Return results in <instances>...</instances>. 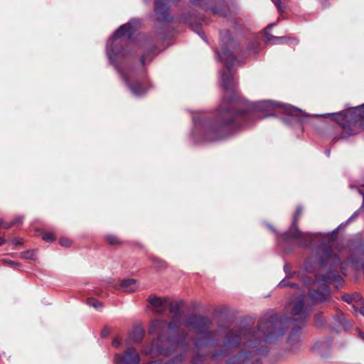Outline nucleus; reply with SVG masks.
Returning a JSON list of instances; mask_svg holds the SVG:
<instances>
[{"mask_svg": "<svg viewBox=\"0 0 364 364\" xmlns=\"http://www.w3.org/2000/svg\"><path fill=\"white\" fill-rule=\"evenodd\" d=\"M233 45L234 41L230 31H222L220 48L215 50V54L218 59L225 64L227 70L221 73V86L225 92V95L230 92L232 96L230 98L224 96L218 107L217 115L220 120V123L212 124L200 114L193 116L192 137L196 143L225 139L240 129L249 127L250 124L244 122L256 117L255 113L245 114L244 111L235 109V107L237 104V99L234 92L236 83L231 72V68L236 60L230 51Z\"/></svg>", "mask_w": 364, "mask_h": 364, "instance_id": "nucleus-1", "label": "nucleus"}, {"mask_svg": "<svg viewBox=\"0 0 364 364\" xmlns=\"http://www.w3.org/2000/svg\"><path fill=\"white\" fill-rule=\"evenodd\" d=\"M266 333L256 329H251L245 326L234 328L228 331L224 341L222 348L214 353L212 359L218 361L222 358L228 356L232 348H236L243 342L244 348L238 355L228 360V364H243L250 360H256L255 364H260L257 357L266 355L268 353L267 347L263 346L258 348L262 342L267 343L264 336Z\"/></svg>", "mask_w": 364, "mask_h": 364, "instance_id": "nucleus-2", "label": "nucleus"}, {"mask_svg": "<svg viewBox=\"0 0 364 364\" xmlns=\"http://www.w3.org/2000/svg\"><path fill=\"white\" fill-rule=\"evenodd\" d=\"M306 296L300 294L296 297L291 298L287 305V310L290 311L291 316H299L298 319L289 318H277L273 314L264 315L258 322L257 328L265 332L264 336L267 343L276 341L282 337L287 327V324H293L294 326L288 336V343L293 346L299 342L300 327L297 323H304L307 318L308 308L305 306Z\"/></svg>", "mask_w": 364, "mask_h": 364, "instance_id": "nucleus-3", "label": "nucleus"}, {"mask_svg": "<svg viewBox=\"0 0 364 364\" xmlns=\"http://www.w3.org/2000/svg\"><path fill=\"white\" fill-rule=\"evenodd\" d=\"M139 24V20L134 19L127 24L120 26L108 40L106 48L107 55L109 62L116 68L132 93L136 97L144 95L146 89L139 82H134L132 84L129 77L120 70L118 63L124 59L126 55V52L122 47V45L133 37Z\"/></svg>", "mask_w": 364, "mask_h": 364, "instance_id": "nucleus-4", "label": "nucleus"}, {"mask_svg": "<svg viewBox=\"0 0 364 364\" xmlns=\"http://www.w3.org/2000/svg\"><path fill=\"white\" fill-rule=\"evenodd\" d=\"M212 322L208 317L197 314H190L184 320V325L186 327L196 329L200 333H205L203 338L198 339L195 343L196 355L192 359L193 364H200L204 362L205 356L200 355V350L203 347L213 345L215 342L213 336L218 331L207 332Z\"/></svg>", "mask_w": 364, "mask_h": 364, "instance_id": "nucleus-5", "label": "nucleus"}, {"mask_svg": "<svg viewBox=\"0 0 364 364\" xmlns=\"http://www.w3.org/2000/svg\"><path fill=\"white\" fill-rule=\"evenodd\" d=\"M332 115L333 119L340 125L343 130L341 139L355 134L358 129L364 127V104L350 108L346 112H339L326 114L322 116Z\"/></svg>", "mask_w": 364, "mask_h": 364, "instance_id": "nucleus-6", "label": "nucleus"}, {"mask_svg": "<svg viewBox=\"0 0 364 364\" xmlns=\"http://www.w3.org/2000/svg\"><path fill=\"white\" fill-rule=\"evenodd\" d=\"M241 105H245L248 112H267L265 115L271 116L272 114L271 112L274 111L276 108H279L286 114L291 115L295 117L300 124L302 122V117H308L301 109L293 107L288 104H283L281 102H277L271 100H262L255 102H249L245 100H241Z\"/></svg>", "mask_w": 364, "mask_h": 364, "instance_id": "nucleus-7", "label": "nucleus"}, {"mask_svg": "<svg viewBox=\"0 0 364 364\" xmlns=\"http://www.w3.org/2000/svg\"><path fill=\"white\" fill-rule=\"evenodd\" d=\"M316 280L318 283H323L319 290H313L309 292V298L314 304L329 302L332 300L330 290L326 284L333 283L336 287L343 284V278L338 274L328 271L326 275H316Z\"/></svg>", "mask_w": 364, "mask_h": 364, "instance_id": "nucleus-8", "label": "nucleus"}, {"mask_svg": "<svg viewBox=\"0 0 364 364\" xmlns=\"http://www.w3.org/2000/svg\"><path fill=\"white\" fill-rule=\"evenodd\" d=\"M301 213V208L298 207L294 215V220L291 226L287 232L280 236V239L284 240V238H291L299 240V245L302 247H307L313 242L315 238H318L321 236L320 233H310L301 232L297 226L299 218Z\"/></svg>", "mask_w": 364, "mask_h": 364, "instance_id": "nucleus-9", "label": "nucleus"}, {"mask_svg": "<svg viewBox=\"0 0 364 364\" xmlns=\"http://www.w3.org/2000/svg\"><path fill=\"white\" fill-rule=\"evenodd\" d=\"M168 346L166 348L158 345L157 343H152L149 350H145L146 354H150L151 357L157 355H162L164 356H169L172 353L177 351L178 348H181L184 351H187V344L186 343L185 338H181L177 341L170 340L168 341Z\"/></svg>", "mask_w": 364, "mask_h": 364, "instance_id": "nucleus-10", "label": "nucleus"}, {"mask_svg": "<svg viewBox=\"0 0 364 364\" xmlns=\"http://www.w3.org/2000/svg\"><path fill=\"white\" fill-rule=\"evenodd\" d=\"M317 254L319 257L321 267L329 265L331 268H333L340 264L338 255L333 253L332 248L328 245L321 244L318 247Z\"/></svg>", "mask_w": 364, "mask_h": 364, "instance_id": "nucleus-11", "label": "nucleus"}, {"mask_svg": "<svg viewBox=\"0 0 364 364\" xmlns=\"http://www.w3.org/2000/svg\"><path fill=\"white\" fill-rule=\"evenodd\" d=\"M139 355L133 347L128 348L122 355L117 353L114 355L115 364H139Z\"/></svg>", "mask_w": 364, "mask_h": 364, "instance_id": "nucleus-12", "label": "nucleus"}, {"mask_svg": "<svg viewBox=\"0 0 364 364\" xmlns=\"http://www.w3.org/2000/svg\"><path fill=\"white\" fill-rule=\"evenodd\" d=\"M155 12L159 22H171L172 16L168 13L166 0H155Z\"/></svg>", "mask_w": 364, "mask_h": 364, "instance_id": "nucleus-13", "label": "nucleus"}, {"mask_svg": "<svg viewBox=\"0 0 364 364\" xmlns=\"http://www.w3.org/2000/svg\"><path fill=\"white\" fill-rule=\"evenodd\" d=\"M153 310L156 314L164 313L168 307V299L158 297L155 295H150L147 299Z\"/></svg>", "mask_w": 364, "mask_h": 364, "instance_id": "nucleus-14", "label": "nucleus"}, {"mask_svg": "<svg viewBox=\"0 0 364 364\" xmlns=\"http://www.w3.org/2000/svg\"><path fill=\"white\" fill-rule=\"evenodd\" d=\"M137 287V282L134 279H124L120 284V289L126 292H132L135 291Z\"/></svg>", "mask_w": 364, "mask_h": 364, "instance_id": "nucleus-15", "label": "nucleus"}, {"mask_svg": "<svg viewBox=\"0 0 364 364\" xmlns=\"http://www.w3.org/2000/svg\"><path fill=\"white\" fill-rule=\"evenodd\" d=\"M166 326V321L165 320L161 319H156L152 321L149 328V333H158L159 334L162 333L163 329Z\"/></svg>", "mask_w": 364, "mask_h": 364, "instance_id": "nucleus-16", "label": "nucleus"}, {"mask_svg": "<svg viewBox=\"0 0 364 364\" xmlns=\"http://www.w3.org/2000/svg\"><path fill=\"white\" fill-rule=\"evenodd\" d=\"M275 26L274 23H272V24L269 25L265 28V30H264V35L267 37V41L268 43H273V44H277V43H283L284 41V40H285L284 37H277V36H272V34L269 33L270 29L273 26Z\"/></svg>", "mask_w": 364, "mask_h": 364, "instance_id": "nucleus-17", "label": "nucleus"}, {"mask_svg": "<svg viewBox=\"0 0 364 364\" xmlns=\"http://www.w3.org/2000/svg\"><path fill=\"white\" fill-rule=\"evenodd\" d=\"M144 336V331L140 326H136L134 327L133 331L132 332V338L134 342L139 343L141 342Z\"/></svg>", "mask_w": 364, "mask_h": 364, "instance_id": "nucleus-18", "label": "nucleus"}, {"mask_svg": "<svg viewBox=\"0 0 364 364\" xmlns=\"http://www.w3.org/2000/svg\"><path fill=\"white\" fill-rule=\"evenodd\" d=\"M181 326V319L180 315H173L170 322L168 323V328L171 331H176Z\"/></svg>", "mask_w": 364, "mask_h": 364, "instance_id": "nucleus-19", "label": "nucleus"}, {"mask_svg": "<svg viewBox=\"0 0 364 364\" xmlns=\"http://www.w3.org/2000/svg\"><path fill=\"white\" fill-rule=\"evenodd\" d=\"M183 304L182 301H178L174 303L168 299V307L169 309V311L174 315H180V311L181 306Z\"/></svg>", "mask_w": 364, "mask_h": 364, "instance_id": "nucleus-20", "label": "nucleus"}, {"mask_svg": "<svg viewBox=\"0 0 364 364\" xmlns=\"http://www.w3.org/2000/svg\"><path fill=\"white\" fill-rule=\"evenodd\" d=\"M314 322L315 325L318 328H321L326 326V320L321 313H318L315 315Z\"/></svg>", "mask_w": 364, "mask_h": 364, "instance_id": "nucleus-21", "label": "nucleus"}, {"mask_svg": "<svg viewBox=\"0 0 364 364\" xmlns=\"http://www.w3.org/2000/svg\"><path fill=\"white\" fill-rule=\"evenodd\" d=\"M333 319L335 320L336 324L343 326L346 324V318L344 314L339 311L338 314L333 316Z\"/></svg>", "mask_w": 364, "mask_h": 364, "instance_id": "nucleus-22", "label": "nucleus"}, {"mask_svg": "<svg viewBox=\"0 0 364 364\" xmlns=\"http://www.w3.org/2000/svg\"><path fill=\"white\" fill-rule=\"evenodd\" d=\"M87 304L90 306H92L96 309H98L102 306V304L100 301H98L95 299H93V298L89 299L87 300Z\"/></svg>", "mask_w": 364, "mask_h": 364, "instance_id": "nucleus-23", "label": "nucleus"}, {"mask_svg": "<svg viewBox=\"0 0 364 364\" xmlns=\"http://www.w3.org/2000/svg\"><path fill=\"white\" fill-rule=\"evenodd\" d=\"M287 278L283 279L278 284L279 287H296L297 285L295 283H290L287 279Z\"/></svg>", "mask_w": 364, "mask_h": 364, "instance_id": "nucleus-24", "label": "nucleus"}, {"mask_svg": "<svg viewBox=\"0 0 364 364\" xmlns=\"http://www.w3.org/2000/svg\"><path fill=\"white\" fill-rule=\"evenodd\" d=\"M43 240L46 242H53L55 240V237L53 233L46 232L43 235Z\"/></svg>", "mask_w": 364, "mask_h": 364, "instance_id": "nucleus-25", "label": "nucleus"}, {"mask_svg": "<svg viewBox=\"0 0 364 364\" xmlns=\"http://www.w3.org/2000/svg\"><path fill=\"white\" fill-rule=\"evenodd\" d=\"M1 262L4 265L10 267L11 268H15L18 265L17 262H15L12 260L8 259H1Z\"/></svg>", "mask_w": 364, "mask_h": 364, "instance_id": "nucleus-26", "label": "nucleus"}, {"mask_svg": "<svg viewBox=\"0 0 364 364\" xmlns=\"http://www.w3.org/2000/svg\"><path fill=\"white\" fill-rule=\"evenodd\" d=\"M291 266L289 264H285L284 265V271L286 273V278H291L293 275L295 274V272H291L290 271Z\"/></svg>", "mask_w": 364, "mask_h": 364, "instance_id": "nucleus-27", "label": "nucleus"}, {"mask_svg": "<svg viewBox=\"0 0 364 364\" xmlns=\"http://www.w3.org/2000/svg\"><path fill=\"white\" fill-rule=\"evenodd\" d=\"M167 364H183V355H178L175 356Z\"/></svg>", "mask_w": 364, "mask_h": 364, "instance_id": "nucleus-28", "label": "nucleus"}, {"mask_svg": "<svg viewBox=\"0 0 364 364\" xmlns=\"http://www.w3.org/2000/svg\"><path fill=\"white\" fill-rule=\"evenodd\" d=\"M106 240L110 244V245H116V244H118L119 243V240L118 238L114 236V235H109L106 237Z\"/></svg>", "mask_w": 364, "mask_h": 364, "instance_id": "nucleus-29", "label": "nucleus"}, {"mask_svg": "<svg viewBox=\"0 0 364 364\" xmlns=\"http://www.w3.org/2000/svg\"><path fill=\"white\" fill-rule=\"evenodd\" d=\"M16 222H11V223H6L3 220H0V228H9L14 225H15V223Z\"/></svg>", "mask_w": 364, "mask_h": 364, "instance_id": "nucleus-30", "label": "nucleus"}, {"mask_svg": "<svg viewBox=\"0 0 364 364\" xmlns=\"http://www.w3.org/2000/svg\"><path fill=\"white\" fill-rule=\"evenodd\" d=\"M60 243L63 247H69L71 245V241L68 238L63 237L60 240Z\"/></svg>", "mask_w": 364, "mask_h": 364, "instance_id": "nucleus-31", "label": "nucleus"}, {"mask_svg": "<svg viewBox=\"0 0 364 364\" xmlns=\"http://www.w3.org/2000/svg\"><path fill=\"white\" fill-rule=\"evenodd\" d=\"M153 261H154V263L156 267L158 269H161V268L164 267V266H165L164 262L163 261H161L157 259H154Z\"/></svg>", "mask_w": 364, "mask_h": 364, "instance_id": "nucleus-32", "label": "nucleus"}, {"mask_svg": "<svg viewBox=\"0 0 364 364\" xmlns=\"http://www.w3.org/2000/svg\"><path fill=\"white\" fill-rule=\"evenodd\" d=\"M342 299L348 304H351L353 301V296L349 294H345L343 296Z\"/></svg>", "mask_w": 364, "mask_h": 364, "instance_id": "nucleus-33", "label": "nucleus"}, {"mask_svg": "<svg viewBox=\"0 0 364 364\" xmlns=\"http://www.w3.org/2000/svg\"><path fill=\"white\" fill-rule=\"evenodd\" d=\"M112 346L117 348L121 346V341L118 337L113 339Z\"/></svg>", "mask_w": 364, "mask_h": 364, "instance_id": "nucleus-34", "label": "nucleus"}, {"mask_svg": "<svg viewBox=\"0 0 364 364\" xmlns=\"http://www.w3.org/2000/svg\"><path fill=\"white\" fill-rule=\"evenodd\" d=\"M272 1L274 3V4L277 6V7L279 10V11H281V12L283 11V9L281 6V2L279 0H272Z\"/></svg>", "mask_w": 364, "mask_h": 364, "instance_id": "nucleus-35", "label": "nucleus"}, {"mask_svg": "<svg viewBox=\"0 0 364 364\" xmlns=\"http://www.w3.org/2000/svg\"><path fill=\"white\" fill-rule=\"evenodd\" d=\"M33 253L31 252H25L22 253V257L27 259H31L32 257Z\"/></svg>", "mask_w": 364, "mask_h": 364, "instance_id": "nucleus-36", "label": "nucleus"}, {"mask_svg": "<svg viewBox=\"0 0 364 364\" xmlns=\"http://www.w3.org/2000/svg\"><path fill=\"white\" fill-rule=\"evenodd\" d=\"M353 307L355 313L360 312L364 316V307H363L360 309L358 307H356L355 305H353Z\"/></svg>", "mask_w": 364, "mask_h": 364, "instance_id": "nucleus-37", "label": "nucleus"}, {"mask_svg": "<svg viewBox=\"0 0 364 364\" xmlns=\"http://www.w3.org/2000/svg\"><path fill=\"white\" fill-rule=\"evenodd\" d=\"M352 296L353 301H359L361 299V296L358 293H355Z\"/></svg>", "mask_w": 364, "mask_h": 364, "instance_id": "nucleus-38", "label": "nucleus"}, {"mask_svg": "<svg viewBox=\"0 0 364 364\" xmlns=\"http://www.w3.org/2000/svg\"><path fill=\"white\" fill-rule=\"evenodd\" d=\"M23 217H22V216H18V217H16V218H15V220H14L12 222H16V223H15V225H16V224L21 223L23 221Z\"/></svg>", "mask_w": 364, "mask_h": 364, "instance_id": "nucleus-39", "label": "nucleus"}, {"mask_svg": "<svg viewBox=\"0 0 364 364\" xmlns=\"http://www.w3.org/2000/svg\"><path fill=\"white\" fill-rule=\"evenodd\" d=\"M213 12L215 14H218V15H220V16H223L224 14L218 11V9H213Z\"/></svg>", "mask_w": 364, "mask_h": 364, "instance_id": "nucleus-40", "label": "nucleus"}, {"mask_svg": "<svg viewBox=\"0 0 364 364\" xmlns=\"http://www.w3.org/2000/svg\"><path fill=\"white\" fill-rule=\"evenodd\" d=\"M357 331L358 333L359 336L364 340V333L359 328H357Z\"/></svg>", "mask_w": 364, "mask_h": 364, "instance_id": "nucleus-41", "label": "nucleus"}, {"mask_svg": "<svg viewBox=\"0 0 364 364\" xmlns=\"http://www.w3.org/2000/svg\"><path fill=\"white\" fill-rule=\"evenodd\" d=\"M193 4H200L201 0H189Z\"/></svg>", "mask_w": 364, "mask_h": 364, "instance_id": "nucleus-42", "label": "nucleus"}, {"mask_svg": "<svg viewBox=\"0 0 364 364\" xmlns=\"http://www.w3.org/2000/svg\"><path fill=\"white\" fill-rule=\"evenodd\" d=\"M358 191H359L360 194L362 195V196H363V206H364V192L360 189L358 190Z\"/></svg>", "mask_w": 364, "mask_h": 364, "instance_id": "nucleus-43", "label": "nucleus"}, {"mask_svg": "<svg viewBox=\"0 0 364 364\" xmlns=\"http://www.w3.org/2000/svg\"><path fill=\"white\" fill-rule=\"evenodd\" d=\"M12 242H13L14 244H15V245H20V244L21 243L19 240H16V239L12 241Z\"/></svg>", "mask_w": 364, "mask_h": 364, "instance_id": "nucleus-44", "label": "nucleus"}, {"mask_svg": "<svg viewBox=\"0 0 364 364\" xmlns=\"http://www.w3.org/2000/svg\"><path fill=\"white\" fill-rule=\"evenodd\" d=\"M5 243V240L3 237H0V246Z\"/></svg>", "mask_w": 364, "mask_h": 364, "instance_id": "nucleus-45", "label": "nucleus"}, {"mask_svg": "<svg viewBox=\"0 0 364 364\" xmlns=\"http://www.w3.org/2000/svg\"><path fill=\"white\" fill-rule=\"evenodd\" d=\"M141 62L143 65L145 64V57L144 56H142L141 58Z\"/></svg>", "mask_w": 364, "mask_h": 364, "instance_id": "nucleus-46", "label": "nucleus"}, {"mask_svg": "<svg viewBox=\"0 0 364 364\" xmlns=\"http://www.w3.org/2000/svg\"><path fill=\"white\" fill-rule=\"evenodd\" d=\"M325 154L328 157L330 156V150L329 149H326V151H325Z\"/></svg>", "mask_w": 364, "mask_h": 364, "instance_id": "nucleus-47", "label": "nucleus"}, {"mask_svg": "<svg viewBox=\"0 0 364 364\" xmlns=\"http://www.w3.org/2000/svg\"><path fill=\"white\" fill-rule=\"evenodd\" d=\"M149 364H161V363H159V360H156V361L151 362V363H150Z\"/></svg>", "mask_w": 364, "mask_h": 364, "instance_id": "nucleus-48", "label": "nucleus"}, {"mask_svg": "<svg viewBox=\"0 0 364 364\" xmlns=\"http://www.w3.org/2000/svg\"><path fill=\"white\" fill-rule=\"evenodd\" d=\"M167 1H169V2H177L179 0H167Z\"/></svg>", "mask_w": 364, "mask_h": 364, "instance_id": "nucleus-49", "label": "nucleus"}, {"mask_svg": "<svg viewBox=\"0 0 364 364\" xmlns=\"http://www.w3.org/2000/svg\"><path fill=\"white\" fill-rule=\"evenodd\" d=\"M200 35V36L202 37V38H203L204 40H205V37L204 36L203 33H201Z\"/></svg>", "mask_w": 364, "mask_h": 364, "instance_id": "nucleus-50", "label": "nucleus"}, {"mask_svg": "<svg viewBox=\"0 0 364 364\" xmlns=\"http://www.w3.org/2000/svg\"><path fill=\"white\" fill-rule=\"evenodd\" d=\"M101 335L102 337H105L106 336V332L102 331Z\"/></svg>", "mask_w": 364, "mask_h": 364, "instance_id": "nucleus-51", "label": "nucleus"}, {"mask_svg": "<svg viewBox=\"0 0 364 364\" xmlns=\"http://www.w3.org/2000/svg\"><path fill=\"white\" fill-rule=\"evenodd\" d=\"M336 232H337V230H335L333 232L332 237L334 236V235L336 233Z\"/></svg>", "mask_w": 364, "mask_h": 364, "instance_id": "nucleus-52", "label": "nucleus"}]
</instances>
